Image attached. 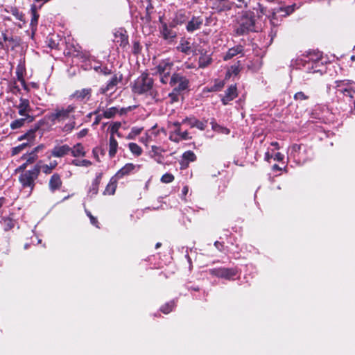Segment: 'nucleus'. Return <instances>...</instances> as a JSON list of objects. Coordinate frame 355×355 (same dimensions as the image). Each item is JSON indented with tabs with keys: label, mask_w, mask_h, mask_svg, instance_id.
<instances>
[{
	"label": "nucleus",
	"mask_w": 355,
	"mask_h": 355,
	"mask_svg": "<svg viewBox=\"0 0 355 355\" xmlns=\"http://www.w3.org/2000/svg\"><path fill=\"white\" fill-rule=\"evenodd\" d=\"M233 32L234 35L237 37L257 32L254 12L251 10L242 12L236 19Z\"/></svg>",
	"instance_id": "obj_1"
},
{
	"label": "nucleus",
	"mask_w": 355,
	"mask_h": 355,
	"mask_svg": "<svg viewBox=\"0 0 355 355\" xmlns=\"http://www.w3.org/2000/svg\"><path fill=\"white\" fill-rule=\"evenodd\" d=\"M154 80L150 77L148 72H143L134 81L132 86V91L133 93L138 95L148 94V95L155 102H158V92L153 88Z\"/></svg>",
	"instance_id": "obj_2"
},
{
	"label": "nucleus",
	"mask_w": 355,
	"mask_h": 355,
	"mask_svg": "<svg viewBox=\"0 0 355 355\" xmlns=\"http://www.w3.org/2000/svg\"><path fill=\"white\" fill-rule=\"evenodd\" d=\"M42 161L37 163L32 169L21 173L18 178L19 182L23 189L28 188L32 192L35 187V180L38 178L41 171Z\"/></svg>",
	"instance_id": "obj_3"
},
{
	"label": "nucleus",
	"mask_w": 355,
	"mask_h": 355,
	"mask_svg": "<svg viewBox=\"0 0 355 355\" xmlns=\"http://www.w3.org/2000/svg\"><path fill=\"white\" fill-rule=\"evenodd\" d=\"M334 83L336 96L340 98V96L342 95L343 96L347 97L349 98V102L355 105V101L354 100L355 89L353 86V81L349 80H336Z\"/></svg>",
	"instance_id": "obj_4"
},
{
	"label": "nucleus",
	"mask_w": 355,
	"mask_h": 355,
	"mask_svg": "<svg viewBox=\"0 0 355 355\" xmlns=\"http://www.w3.org/2000/svg\"><path fill=\"white\" fill-rule=\"evenodd\" d=\"M291 155L299 164H304L312 159L313 153L307 145L294 144L291 147Z\"/></svg>",
	"instance_id": "obj_5"
},
{
	"label": "nucleus",
	"mask_w": 355,
	"mask_h": 355,
	"mask_svg": "<svg viewBox=\"0 0 355 355\" xmlns=\"http://www.w3.org/2000/svg\"><path fill=\"white\" fill-rule=\"evenodd\" d=\"M173 67V62L169 59L161 60L156 67V73L159 75L161 83L164 85L168 83Z\"/></svg>",
	"instance_id": "obj_6"
},
{
	"label": "nucleus",
	"mask_w": 355,
	"mask_h": 355,
	"mask_svg": "<svg viewBox=\"0 0 355 355\" xmlns=\"http://www.w3.org/2000/svg\"><path fill=\"white\" fill-rule=\"evenodd\" d=\"M169 85L174 87L175 92H182L189 89V80L182 74L174 73L170 78Z\"/></svg>",
	"instance_id": "obj_7"
},
{
	"label": "nucleus",
	"mask_w": 355,
	"mask_h": 355,
	"mask_svg": "<svg viewBox=\"0 0 355 355\" xmlns=\"http://www.w3.org/2000/svg\"><path fill=\"white\" fill-rule=\"evenodd\" d=\"M46 119L51 124L62 123L67 119V109L57 106L51 112L46 114Z\"/></svg>",
	"instance_id": "obj_8"
},
{
	"label": "nucleus",
	"mask_w": 355,
	"mask_h": 355,
	"mask_svg": "<svg viewBox=\"0 0 355 355\" xmlns=\"http://www.w3.org/2000/svg\"><path fill=\"white\" fill-rule=\"evenodd\" d=\"M209 274L218 278L230 280L236 275L237 270L233 268H216L210 269Z\"/></svg>",
	"instance_id": "obj_9"
},
{
	"label": "nucleus",
	"mask_w": 355,
	"mask_h": 355,
	"mask_svg": "<svg viewBox=\"0 0 355 355\" xmlns=\"http://www.w3.org/2000/svg\"><path fill=\"white\" fill-rule=\"evenodd\" d=\"M211 1L210 8L215 12L220 14L231 10L234 3L230 0H209Z\"/></svg>",
	"instance_id": "obj_10"
},
{
	"label": "nucleus",
	"mask_w": 355,
	"mask_h": 355,
	"mask_svg": "<svg viewBox=\"0 0 355 355\" xmlns=\"http://www.w3.org/2000/svg\"><path fill=\"white\" fill-rule=\"evenodd\" d=\"M16 107L18 109L19 114L24 117H26L28 123L33 121L34 116L30 114L32 112V108L31 107L28 99L20 98L19 103L16 106Z\"/></svg>",
	"instance_id": "obj_11"
},
{
	"label": "nucleus",
	"mask_w": 355,
	"mask_h": 355,
	"mask_svg": "<svg viewBox=\"0 0 355 355\" xmlns=\"http://www.w3.org/2000/svg\"><path fill=\"white\" fill-rule=\"evenodd\" d=\"M123 74L120 72L114 73L111 79L108 80L105 86H103L100 88V93L102 94H106L108 92L112 91L114 92L116 90L117 85L122 82Z\"/></svg>",
	"instance_id": "obj_12"
},
{
	"label": "nucleus",
	"mask_w": 355,
	"mask_h": 355,
	"mask_svg": "<svg viewBox=\"0 0 355 355\" xmlns=\"http://www.w3.org/2000/svg\"><path fill=\"white\" fill-rule=\"evenodd\" d=\"M204 19L202 15H193L189 19L186 24V30L188 33H193L200 30L203 25Z\"/></svg>",
	"instance_id": "obj_13"
},
{
	"label": "nucleus",
	"mask_w": 355,
	"mask_h": 355,
	"mask_svg": "<svg viewBox=\"0 0 355 355\" xmlns=\"http://www.w3.org/2000/svg\"><path fill=\"white\" fill-rule=\"evenodd\" d=\"M189 19L187 12L184 10H178L175 14L171 21L170 26L171 27H176L186 24Z\"/></svg>",
	"instance_id": "obj_14"
},
{
	"label": "nucleus",
	"mask_w": 355,
	"mask_h": 355,
	"mask_svg": "<svg viewBox=\"0 0 355 355\" xmlns=\"http://www.w3.org/2000/svg\"><path fill=\"white\" fill-rule=\"evenodd\" d=\"M277 14H280L279 11L277 8L272 9L269 11V14L268 15V18L270 20V24L272 26L271 28V34L272 37L277 35V28L279 25V20L277 17Z\"/></svg>",
	"instance_id": "obj_15"
},
{
	"label": "nucleus",
	"mask_w": 355,
	"mask_h": 355,
	"mask_svg": "<svg viewBox=\"0 0 355 355\" xmlns=\"http://www.w3.org/2000/svg\"><path fill=\"white\" fill-rule=\"evenodd\" d=\"M238 96L237 87L236 85H231L225 91V94L221 98L223 105H226L230 101Z\"/></svg>",
	"instance_id": "obj_16"
},
{
	"label": "nucleus",
	"mask_w": 355,
	"mask_h": 355,
	"mask_svg": "<svg viewBox=\"0 0 355 355\" xmlns=\"http://www.w3.org/2000/svg\"><path fill=\"white\" fill-rule=\"evenodd\" d=\"M35 125L38 128L37 131L40 135V137L43 136L44 132L51 130L52 126L54 125V124H51V121L46 119V114L42 119L37 121Z\"/></svg>",
	"instance_id": "obj_17"
},
{
	"label": "nucleus",
	"mask_w": 355,
	"mask_h": 355,
	"mask_svg": "<svg viewBox=\"0 0 355 355\" xmlns=\"http://www.w3.org/2000/svg\"><path fill=\"white\" fill-rule=\"evenodd\" d=\"M92 92V88H83L80 90H76L70 96V98L79 101H88L91 98Z\"/></svg>",
	"instance_id": "obj_18"
},
{
	"label": "nucleus",
	"mask_w": 355,
	"mask_h": 355,
	"mask_svg": "<svg viewBox=\"0 0 355 355\" xmlns=\"http://www.w3.org/2000/svg\"><path fill=\"white\" fill-rule=\"evenodd\" d=\"M174 27L170 26V23L167 24L165 22H162V28L160 33L162 37L166 40H172L176 37L177 33L173 30Z\"/></svg>",
	"instance_id": "obj_19"
},
{
	"label": "nucleus",
	"mask_w": 355,
	"mask_h": 355,
	"mask_svg": "<svg viewBox=\"0 0 355 355\" xmlns=\"http://www.w3.org/2000/svg\"><path fill=\"white\" fill-rule=\"evenodd\" d=\"M103 173L102 172L98 173L96 175L95 178L92 181L89 190H88V196L90 198H92L97 195L98 192L99 184L102 180Z\"/></svg>",
	"instance_id": "obj_20"
},
{
	"label": "nucleus",
	"mask_w": 355,
	"mask_h": 355,
	"mask_svg": "<svg viewBox=\"0 0 355 355\" xmlns=\"http://www.w3.org/2000/svg\"><path fill=\"white\" fill-rule=\"evenodd\" d=\"M114 36L116 39V42L119 44V46L123 49H126L129 46L128 35H127L126 31L117 32L114 34Z\"/></svg>",
	"instance_id": "obj_21"
},
{
	"label": "nucleus",
	"mask_w": 355,
	"mask_h": 355,
	"mask_svg": "<svg viewBox=\"0 0 355 355\" xmlns=\"http://www.w3.org/2000/svg\"><path fill=\"white\" fill-rule=\"evenodd\" d=\"M243 51L244 46L243 45L239 44L234 46L228 49L225 55L223 56V60L225 61H227L240 53L243 54Z\"/></svg>",
	"instance_id": "obj_22"
},
{
	"label": "nucleus",
	"mask_w": 355,
	"mask_h": 355,
	"mask_svg": "<svg viewBox=\"0 0 355 355\" xmlns=\"http://www.w3.org/2000/svg\"><path fill=\"white\" fill-rule=\"evenodd\" d=\"M135 165L132 163H128L121 169H119L114 175L117 179H121L124 176L129 175L135 169Z\"/></svg>",
	"instance_id": "obj_23"
},
{
	"label": "nucleus",
	"mask_w": 355,
	"mask_h": 355,
	"mask_svg": "<svg viewBox=\"0 0 355 355\" xmlns=\"http://www.w3.org/2000/svg\"><path fill=\"white\" fill-rule=\"evenodd\" d=\"M62 180L60 179V176L58 173H54L50 178L49 182V189L54 192L56 190H58L60 189L62 186Z\"/></svg>",
	"instance_id": "obj_24"
},
{
	"label": "nucleus",
	"mask_w": 355,
	"mask_h": 355,
	"mask_svg": "<svg viewBox=\"0 0 355 355\" xmlns=\"http://www.w3.org/2000/svg\"><path fill=\"white\" fill-rule=\"evenodd\" d=\"M117 180L118 179L115 176L110 178L109 183L107 184L103 192L104 196H111L115 193L117 188Z\"/></svg>",
	"instance_id": "obj_25"
},
{
	"label": "nucleus",
	"mask_w": 355,
	"mask_h": 355,
	"mask_svg": "<svg viewBox=\"0 0 355 355\" xmlns=\"http://www.w3.org/2000/svg\"><path fill=\"white\" fill-rule=\"evenodd\" d=\"M321 67H322V63L320 60L312 61L308 63L307 71L311 73H320L322 74Z\"/></svg>",
	"instance_id": "obj_26"
},
{
	"label": "nucleus",
	"mask_w": 355,
	"mask_h": 355,
	"mask_svg": "<svg viewBox=\"0 0 355 355\" xmlns=\"http://www.w3.org/2000/svg\"><path fill=\"white\" fill-rule=\"evenodd\" d=\"M31 19L30 25L31 26L32 30L36 29L38 24V19L40 17V15L37 12V8L35 4L31 5Z\"/></svg>",
	"instance_id": "obj_27"
},
{
	"label": "nucleus",
	"mask_w": 355,
	"mask_h": 355,
	"mask_svg": "<svg viewBox=\"0 0 355 355\" xmlns=\"http://www.w3.org/2000/svg\"><path fill=\"white\" fill-rule=\"evenodd\" d=\"M177 49L186 55H189L190 54L191 49V44L188 40L184 38H182L179 45L177 46Z\"/></svg>",
	"instance_id": "obj_28"
},
{
	"label": "nucleus",
	"mask_w": 355,
	"mask_h": 355,
	"mask_svg": "<svg viewBox=\"0 0 355 355\" xmlns=\"http://www.w3.org/2000/svg\"><path fill=\"white\" fill-rule=\"evenodd\" d=\"M118 142L114 138V136L110 135L109 141V156L114 157L117 152Z\"/></svg>",
	"instance_id": "obj_29"
},
{
	"label": "nucleus",
	"mask_w": 355,
	"mask_h": 355,
	"mask_svg": "<svg viewBox=\"0 0 355 355\" xmlns=\"http://www.w3.org/2000/svg\"><path fill=\"white\" fill-rule=\"evenodd\" d=\"M81 53V46L78 44H68V56L78 57Z\"/></svg>",
	"instance_id": "obj_30"
},
{
	"label": "nucleus",
	"mask_w": 355,
	"mask_h": 355,
	"mask_svg": "<svg viewBox=\"0 0 355 355\" xmlns=\"http://www.w3.org/2000/svg\"><path fill=\"white\" fill-rule=\"evenodd\" d=\"M37 127L35 126V123L32 125L31 128L29 129L26 132V142H30L31 146L34 144L36 138V133L38 132Z\"/></svg>",
	"instance_id": "obj_31"
},
{
	"label": "nucleus",
	"mask_w": 355,
	"mask_h": 355,
	"mask_svg": "<svg viewBox=\"0 0 355 355\" xmlns=\"http://www.w3.org/2000/svg\"><path fill=\"white\" fill-rule=\"evenodd\" d=\"M211 62L212 58L211 55L204 53L199 57L198 66L200 68H205L211 64Z\"/></svg>",
	"instance_id": "obj_32"
},
{
	"label": "nucleus",
	"mask_w": 355,
	"mask_h": 355,
	"mask_svg": "<svg viewBox=\"0 0 355 355\" xmlns=\"http://www.w3.org/2000/svg\"><path fill=\"white\" fill-rule=\"evenodd\" d=\"M67 154V145L55 146L51 151V155L61 157Z\"/></svg>",
	"instance_id": "obj_33"
},
{
	"label": "nucleus",
	"mask_w": 355,
	"mask_h": 355,
	"mask_svg": "<svg viewBox=\"0 0 355 355\" xmlns=\"http://www.w3.org/2000/svg\"><path fill=\"white\" fill-rule=\"evenodd\" d=\"M176 306V302L173 300H171L166 303H165L164 304H163L159 310L162 313H164V314H168L169 313H171L173 309Z\"/></svg>",
	"instance_id": "obj_34"
},
{
	"label": "nucleus",
	"mask_w": 355,
	"mask_h": 355,
	"mask_svg": "<svg viewBox=\"0 0 355 355\" xmlns=\"http://www.w3.org/2000/svg\"><path fill=\"white\" fill-rule=\"evenodd\" d=\"M225 85V83L222 80H216L215 83L211 87H206L204 88V92H214L220 91Z\"/></svg>",
	"instance_id": "obj_35"
},
{
	"label": "nucleus",
	"mask_w": 355,
	"mask_h": 355,
	"mask_svg": "<svg viewBox=\"0 0 355 355\" xmlns=\"http://www.w3.org/2000/svg\"><path fill=\"white\" fill-rule=\"evenodd\" d=\"M7 12H10L15 18L19 21H24V15L23 12H19V9L15 6H12L10 9H5Z\"/></svg>",
	"instance_id": "obj_36"
},
{
	"label": "nucleus",
	"mask_w": 355,
	"mask_h": 355,
	"mask_svg": "<svg viewBox=\"0 0 355 355\" xmlns=\"http://www.w3.org/2000/svg\"><path fill=\"white\" fill-rule=\"evenodd\" d=\"M211 128L214 131L217 132L218 133H222L225 135H229L230 132V129L225 127H223L218 125L214 120L211 122Z\"/></svg>",
	"instance_id": "obj_37"
},
{
	"label": "nucleus",
	"mask_w": 355,
	"mask_h": 355,
	"mask_svg": "<svg viewBox=\"0 0 355 355\" xmlns=\"http://www.w3.org/2000/svg\"><path fill=\"white\" fill-rule=\"evenodd\" d=\"M71 153L74 157H84L85 155L84 147L81 144H77L76 145H75L71 149Z\"/></svg>",
	"instance_id": "obj_38"
},
{
	"label": "nucleus",
	"mask_w": 355,
	"mask_h": 355,
	"mask_svg": "<svg viewBox=\"0 0 355 355\" xmlns=\"http://www.w3.org/2000/svg\"><path fill=\"white\" fill-rule=\"evenodd\" d=\"M31 144L30 142H24L21 144H19L17 146L13 147L11 149V155L15 156L20 153L22 150H24L27 147H30Z\"/></svg>",
	"instance_id": "obj_39"
},
{
	"label": "nucleus",
	"mask_w": 355,
	"mask_h": 355,
	"mask_svg": "<svg viewBox=\"0 0 355 355\" xmlns=\"http://www.w3.org/2000/svg\"><path fill=\"white\" fill-rule=\"evenodd\" d=\"M38 158V155L31 150L29 153L24 154L21 159L26 160L28 164H33Z\"/></svg>",
	"instance_id": "obj_40"
},
{
	"label": "nucleus",
	"mask_w": 355,
	"mask_h": 355,
	"mask_svg": "<svg viewBox=\"0 0 355 355\" xmlns=\"http://www.w3.org/2000/svg\"><path fill=\"white\" fill-rule=\"evenodd\" d=\"M295 4L288 6L285 7H278L277 8L280 13H282V16L286 17L291 13H293L295 10Z\"/></svg>",
	"instance_id": "obj_41"
},
{
	"label": "nucleus",
	"mask_w": 355,
	"mask_h": 355,
	"mask_svg": "<svg viewBox=\"0 0 355 355\" xmlns=\"http://www.w3.org/2000/svg\"><path fill=\"white\" fill-rule=\"evenodd\" d=\"M58 162L56 161H53L50 162L49 164H44L41 165V170L45 174L51 173L52 171L57 166Z\"/></svg>",
	"instance_id": "obj_42"
},
{
	"label": "nucleus",
	"mask_w": 355,
	"mask_h": 355,
	"mask_svg": "<svg viewBox=\"0 0 355 355\" xmlns=\"http://www.w3.org/2000/svg\"><path fill=\"white\" fill-rule=\"evenodd\" d=\"M254 10L257 11V17L258 19L261 18L263 15H266L268 17V10L266 7L263 6L261 3H258L257 7L254 8Z\"/></svg>",
	"instance_id": "obj_43"
},
{
	"label": "nucleus",
	"mask_w": 355,
	"mask_h": 355,
	"mask_svg": "<svg viewBox=\"0 0 355 355\" xmlns=\"http://www.w3.org/2000/svg\"><path fill=\"white\" fill-rule=\"evenodd\" d=\"M128 147L133 155L140 156L142 154V148L137 144L131 142L128 144Z\"/></svg>",
	"instance_id": "obj_44"
},
{
	"label": "nucleus",
	"mask_w": 355,
	"mask_h": 355,
	"mask_svg": "<svg viewBox=\"0 0 355 355\" xmlns=\"http://www.w3.org/2000/svg\"><path fill=\"white\" fill-rule=\"evenodd\" d=\"M26 121H28V119H26V117L18 119L12 121L10 126L12 130L20 128L24 125Z\"/></svg>",
	"instance_id": "obj_45"
},
{
	"label": "nucleus",
	"mask_w": 355,
	"mask_h": 355,
	"mask_svg": "<svg viewBox=\"0 0 355 355\" xmlns=\"http://www.w3.org/2000/svg\"><path fill=\"white\" fill-rule=\"evenodd\" d=\"M46 43L49 47L51 49H59L60 44L58 42V40L54 38V35H51L47 37Z\"/></svg>",
	"instance_id": "obj_46"
},
{
	"label": "nucleus",
	"mask_w": 355,
	"mask_h": 355,
	"mask_svg": "<svg viewBox=\"0 0 355 355\" xmlns=\"http://www.w3.org/2000/svg\"><path fill=\"white\" fill-rule=\"evenodd\" d=\"M25 73H26L25 65L21 63L19 64L16 67V76H17V78L19 81L24 79V76Z\"/></svg>",
	"instance_id": "obj_47"
},
{
	"label": "nucleus",
	"mask_w": 355,
	"mask_h": 355,
	"mask_svg": "<svg viewBox=\"0 0 355 355\" xmlns=\"http://www.w3.org/2000/svg\"><path fill=\"white\" fill-rule=\"evenodd\" d=\"M118 112L119 110L116 107H110L103 112V118L111 119L114 117Z\"/></svg>",
	"instance_id": "obj_48"
},
{
	"label": "nucleus",
	"mask_w": 355,
	"mask_h": 355,
	"mask_svg": "<svg viewBox=\"0 0 355 355\" xmlns=\"http://www.w3.org/2000/svg\"><path fill=\"white\" fill-rule=\"evenodd\" d=\"M148 4L147 5V6L146 8V14H145V16L144 17V19H145L147 22H150L152 19L151 13H152V10H153L154 7L152 4L151 0H148Z\"/></svg>",
	"instance_id": "obj_49"
},
{
	"label": "nucleus",
	"mask_w": 355,
	"mask_h": 355,
	"mask_svg": "<svg viewBox=\"0 0 355 355\" xmlns=\"http://www.w3.org/2000/svg\"><path fill=\"white\" fill-rule=\"evenodd\" d=\"M196 155L195 153L191 150H187L185 151L182 154V159L188 162L189 163L190 162H195L196 160Z\"/></svg>",
	"instance_id": "obj_50"
},
{
	"label": "nucleus",
	"mask_w": 355,
	"mask_h": 355,
	"mask_svg": "<svg viewBox=\"0 0 355 355\" xmlns=\"http://www.w3.org/2000/svg\"><path fill=\"white\" fill-rule=\"evenodd\" d=\"M144 130L143 128L139 127H132L130 133L127 136V139H134L136 136L141 134L142 130Z\"/></svg>",
	"instance_id": "obj_51"
},
{
	"label": "nucleus",
	"mask_w": 355,
	"mask_h": 355,
	"mask_svg": "<svg viewBox=\"0 0 355 355\" xmlns=\"http://www.w3.org/2000/svg\"><path fill=\"white\" fill-rule=\"evenodd\" d=\"M71 164L75 166H85V167L90 166L92 164V162L89 160H87V159H82V160L73 159L71 162Z\"/></svg>",
	"instance_id": "obj_52"
},
{
	"label": "nucleus",
	"mask_w": 355,
	"mask_h": 355,
	"mask_svg": "<svg viewBox=\"0 0 355 355\" xmlns=\"http://www.w3.org/2000/svg\"><path fill=\"white\" fill-rule=\"evenodd\" d=\"M121 122L116 121V122L113 123L109 127V130H110V135L114 136L115 134H118L119 129L121 128Z\"/></svg>",
	"instance_id": "obj_53"
},
{
	"label": "nucleus",
	"mask_w": 355,
	"mask_h": 355,
	"mask_svg": "<svg viewBox=\"0 0 355 355\" xmlns=\"http://www.w3.org/2000/svg\"><path fill=\"white\" fill-rule=\"evenodd\" d=\"M181 92H175V89H173L172 92L168 94V97L170 98V103L171 104L176 103L179 101V95Z\"/></svg>",
	"instance_id": "obj_54"
},
{
	"label": "nucleus",
	"mask_w": 355,
	"mask_h": 355,
	"mask_svg": "<svg viewBox=\"0 0 355 355\" xmlns=\"http://www.w3.org/2000/svg\"><path fill=\"white\" fill-rule=\"evenodd\" d=\"M142 49V46L138 40L133 41V46H132V53L134 55H139Z\"/></svg>",
	"instance_id": "obj_55"
},
{
	"label": "nucleus",
	"mask_w": 355,
	"mask_h": 355,
	"mask_svg": "<svg viewBox=\"0 0 355 355\" xmlns=\"http://www.w3.org/2000/svg\"><path fill=\"white\" fill-rule=\"evenodd\" d=\"M174 175L171 173H166L164 174L161 178V182L163 183L168 184L174 180Z\"/></svg>",
	"instance_id": "obj_56"
},
{
	"label": "nucleus",
	"mask_w": 355,
	"mask_h": 355,
	"mask_svg": "<svg viewBox=\"0 0 355 355\" xmlns=\"http://www.w3.org/2000/svg\"><path fill=\"white\" fill-rule=\"evenodd\" d=\"M293 98L295 101H302L308 100L309 98V96L305 94L303 92H298L295 94Z\"/></svg>",
	"instance_id": "obj_57"
},
{
	"label": "nucleus",
	"mask_w": 355,
	"mask_h": 355,
	"mask_svg": "<svg viewBox=\"0 0 355 355\" xmlns=\"http://www.w3.org/2000/svg\"><path fill=\"white\" fill-rule=\"evenodd\" d=\"M165 150L162 149L160 147H158L157 146H151V152L153 153L152 155L153 157H162V152H164Z\"/></svg>",
	"instance_id": "obj_58"
},
{
	"label": "nucleus",
	"mask_w": 355,
	"mask_h": 355,
	"mask_svg": "<svg viewBox=\"0 0 355 355\" xmlns=\"http://www.w3.org/2000/svg\"><path fill=\"white\" fill-rule=\"evenodd\" d=\"M196 119V118L195 116L186 117L182 121V123L187 124L191 128H194Z\"/></svg>",
	"instance_id": "obj_59"
},
{
	"label": "nucleus",
	"mask_w": 355,
	"mask_h": 355,
	"mask_svg": "<svg viewBox=\"0 0 355 355\" xmlns=\"http://www.w3.org/2000/svg\"><path fill=\"white\" fill-rule=\"evenodd\" d=\"M85 213L87 216L89 218L90 223L95 227H98V221L96 217H94L92 213L88 211L85 210Z\"/></svg>",
	"instance_id": "obj_60"
},
{
	"label": "nucleus",
	"mask_w": 355,
	"mask_h": 355,
	"mask_svg": "<svg viewBox=\"0 0 355 355\" xmlns=\"http://www.w3.org/2000/svg\"><path fill=\"white\" fill-rule=\"evenodd\" d=\"M98 68H100L99 73L104 76H109L112 73V69L107 66H98Z\"/></svg>",
	"instance_id": "obj_61"
},
{
	"label": "nucleus",
	"mask_w": 355,
	"mask_h": 355,
	"mask_svg": "<svg viewBox=\"0 0 355 355\" xmlns=\"http://www.w3.org/2000/svg\"><path fill=\"white\" fill-rule=\"evenodd\" d=\"M4 223L6 225V230H10L15 226L14 220L10 218H6L4 219Z\"/></svg>",
	"instance_id": "obj_62"
},
{
	"label": "nucleus",
	"mask_w": 355,
	"mask_h": 355,
	"mask_svg": "<svg viewBox=\"0 0 355 355\" xmlns=\"http://www.w3.org/2000/svg\"><path fill=\"white\" fill-rule=\"evenodd\" d=\"M207 127V121L203 122L201 121H199L198 119H196L194 128H197L198 129L200 130H204Z\"/></svg>",
	"instance_id": "obj_63"
},
{
	"label": "nucleus",
	"mask_w": 355,
	"mask_h": 355,
	"mask_svg": "<svg viewBox=\"0 0 355 355\" xmlns=\"http://www.w3.org/2000/svg\"><path fill=\"white\" fill-rule=\"evenodd\" d=\"M2 37H3V39L4 40V42H12L15 44V46H16L17 45H18V41L17 40V39H15L13 37H8L6 33H2Z\"/></svg>",
	"instance_id": "obj_64"
}]
</instances>
